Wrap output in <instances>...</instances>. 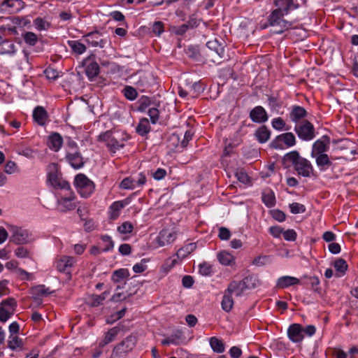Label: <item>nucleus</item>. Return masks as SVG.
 <instances>
[{
  "label": "nucleus",
  "instance_id": "1",
  "mask_svg": "<svg viewBox=\"0 0 358 358\" xmlns=\"http://www.w3.org/2000/svg\"><path fill=\"white\" fill-rule=\"evenodd\" d=\"M204 63L220 64L222 60L227 59L225 55L224 43H220L217 38L208 41L203 48Z\"/></svg>",
  "mask_w": 358,
  "mask_h": 358
},
{
  "label": "nucleus",
  "instance_id": "2",
  "mask_svg": "<svg viewBox=\"0 0 358 358\" xmlns=\"http://www.w3.org/2000/svg\"><path fill=\"white\" fill-rule=\"evenodd\" d=\"M282 163L287 166L292 164L297 173L303 177H310L313 171L310 162L301 157L297 151H292L286 154L282 159Z\"/></svg>",
  "mask_w": 358,
  "mask_h": 358
},
{
  "label": "nucleus",
  "instance_id": "3",
  "mask_svg": "<svg viewBox=\"0 0 358 358\" xmlns=\"http://www.w3.org/2000/svg\"><path fill=\"white\" fill-rule=\"evenodd\" d=\"M136 343L135 336H129L127 337L113 348L110 358H125L127 352L132 350Z\"/></svg>",
  "mask_w": 358,
  "mask_h": 358
},
{
  "label": "nucleus",
  "instance_id": "4",
  "mask_svg": "<svg viewBox=\"0 0 358 358\" xmlns=\"http://www.w3.org/2000/svg\"><path fill=\"white\" fill-rule=\"evenodd\" d=\"M284 15V13L279 12V10H274L269 16L268 23L274 28L273 32L281 34L290 27L291 24L282 19Z\"/></svg>",
  "mask_w": 358,
  "mask_h": 358
},
{
  "label": "nucleus",
  "instance_id": "5",
  "mask_svg": "<svg viewBox=\"0 0 358 358\" xmlns=\"http://www.w3.org/2000/svg\"><path fill=\"white\" fill-rule=\"evenodd\" d=\"M75 185L78 192L83 197H88L94 189V185L84 174L80 173L76 176Z\"/></svg>",
  "mask_w": 358,
  "mask_h": 358
},
{
  "label": "nucleus",
  "instance_id": "6",
  "mask_svg": "<svg viewBox=\"0 0 358 358\" xmlns=\"http://www.w3.org/2000/svg\"><path fill=\"white\" fill-rule=\"evenodd\" d=\"M17 306V302L14 298H8L0 303V321L5 322L11 315Z\"/></svg>",
  "mask_w": 358,
  "mask_h": 358
},
{
  "label": "nucleus",
  "instance_id": "7",
  "mask_svg": "<svg viewBox=\"0 0 358 358\" xmlns=\"http://www.w3.org/2000/svg\"><path fill=\"white\" fill-rule=\"evenodd\" d=\"M294 131L298 136L303 141H310L315 136V128L309 121H304L301 124L296 125Z\"/></svg>",
  "mask_w": 358,
  "mask_h": 358
},
{
  "label": "nucleus",
  "instance_id": "8",
  "mask_svg": "<svg viewBox=\"0 0 358 358\" xmlns=\"http://www.w3.org/2000/svg\"><path fill=\"white\" fill-rule=\"evenodd\" d=\"M9 231L11 233L10 241L16 244H24L29 241L27 230L15 226H10Z\"/></svg>",
  "mask_w": 358,
  "mask_h": 358
},
{
  "label": "nucleus",
  "instance_id": "9",
  "mask_svg": "<svg viewBox=\"0 0 358 358\" xmlns=\"http://www.w3.org/2000/svg\"><path fill=\"white\" fill-rule=\"evenodd\" d=\"M48 180L51 185L61 189H69L70 185L68 182L62 180L57 176V168L56 164H52L49 166Z\"/></svg>",
  "mask_w": 358,
  "mask_h": 358
},
{
  "label": "nucleus",
  "instance_id": "10",
  "mask_svg": "<svg viewBox=\"0 0 358 358\" xmlns=\"http://www.w3.org/2000/svg\"><path fill=\"white\" fill-rule=\"evenodd\" d=\"M281 142H283L287 147H291L295 145L296 138L292 133H285L278 136L271 143V146L276 149L281 148Z\"/></svg>",
  "mask_w": 358,
  "mask_h": 358
},
{
  "label": "nucleus",
  "instance_id": "11",
  "mask_svg": "<svg viewBox=\"0 0 358 358\" xmlns=\"http://www.w3.org/2000/svg\"><path fill=\"white\" fill-rule=\"evenodd\" d=\"M176 237L177 234L175 231L165 229L159 232L157 238V242L159 247H164L172 243L176 239Z\"/></svg>",
  "mask_w": 358,
  "mask_h": 358
},
{
  "label": "nucleus",
  "instance_id": "12",
  "mask_svg": "<svg viewBox=\"0 0 358 358\" xmlns=\"http://www.w3.org/2000/svg\"><path fill=\"white\" fill-rule=\"evenodd\" d=\"M127 328H126L123 324H119L117 326L110 329L106 334L103 337V338L99 342V348H102L105 345L109 344L112 341H113L115 338V337L117 336V334L121 331L124 330H127Z\"/></svg>",
  "mask_w": 358,
  "mask_h": 358
},
{
  "label": "nucleus",
  "instance_id": "13",
  "mask_svg": "<svg viewBox=\"0 0 358 358\" xmlns=\"http://www.w3.org/2000/svg\"><path fill=\"white\" fill-rule=\"evenodd\" d=\"M85 38V41L92 47H99L102 48L107 43V39L103 38L102 35L98 31L89 33Z\"/></svg>",
  "mask_w": 358,
  "mask_h": 358
},
{
  "label": "nucleus",
  "instance_id": "14",
  "mask_svg": "<svg viewBox=\"0 0 358 358\" xmlns=\"http://www.w3.org/2000/svg\"><path fill=\"white\" fill-rule=\"evenodd\" d=\"M287 334L289 338L294 342H300L303 338V328L298 324L290 325Z\"/></svg>",
  "mask_w": 358,
  "mask_h": 358
},
{
  "label": "nucleus",
  "instance_id": "15",
  "mask_svg": "<svg viewBox=\"0 0 358 358\" xmlns=\"http://www.w3.org/2000/svg\"><path fill=\"white\" fill-rule=\"evenodd\" d=\"M66 159L71 166L74 169H80L84 164L83 159L80 153L78 151H68L66 154Z\"/></svg>",
  "mask_w": 358,
  "mask_h": 358
},
{
  "label": "nucleus",
  "instance_id": "16",
  "mask_svg": "<svg viewBox=\"0 0 358 358\" xmlns=\"http://www.w3.org/2000/svg\"><path fill=\"white\" fill-rule=\"evenodd\" d=\"M250 117L252 121L258 123H262L268 120L266 112L262 106L255 107L250 113Z\"/></svg>",
  "mask_w": 358,
  "mask_h": 358
},
{
  "label": "nucleus",
  "instance_id": "17",
  "mask_svg": "<svg viewBox=\"0 0 358 358\" xmlns=\"http://www.w3.org/2000/svg\"><path fill=\"white\" fill-rule=\"evenodd\" d=\"M246 289V283L244 280L239 282H232L228 287L227 292L234 294L236 296H241L243 294Z\"/></svg>",
  "mask_w": 358,
  "mask_h": 358
},
{
  "label": "nucleus",
  "instance_id": "18",
  "mask_svg": "<svg viewBox=\"0 0 358 358\" xmlns=\"http://www.w3.org/2000/svg\"><path fill=\"white\" fill-rule=\"evenodd\" d=\"M75 263V259L72 257L64 256L57 262V268L60 272H68Z\"/></svg>",
  "mask_w": 358,
  "mask_h": 358
},
{
  "label": "nucleus",
  "instance_id": "19",
  "mask_svg": "<svg viewBox=\"0 0 358 358\" xmlns=\"http://www.w3.org/2000/svg\"><path fill=\"white\" fill-rule=\"evenodd\" d=\"M74 194H71V196L68 197H63L60 200H59L58 204L61 208V211L66 212L67 210H72L75 209L76 206L75 203L71 202L74 199Z\"/></svg>",
  "mask_w": 358,
  "mask_h": 358
},
{
  "label": "nucleus",
  "instance_id": "20",
  "mask_svg": "<svg viewBox=\"0 0 358 358\" xmlns=\"http://www.w3.org/2000/svg\"><path fill=\"white\" fill-rule=\"evenodd\" d=\"M307 115V112L303 107L294 106L289 114L290 119L294 122H299Z\"/></svg>",
  "mask_w": 358,
  "mask_h": 358
},
{
  "label": "nucleus",
  "instance_id": "21",
  "mask_svg": "<svg viewBox=\"0 0 358 358\" xmlns=\"http://www.w3.org/2000/svg\"><path fill=\"white\" fill-rule=\"evenodd\" d=\"M187 54L189 57L196 62H204L203 48L200 50L197 46L190 45L187 50Z\"/></svg>",
  "mask_w": 358,
  "mask_h": 358
},
{
  "label": "nucleus",
  "instance_id": "22",
  "mask_svg": "<svg viewBox=\"0 0 358 358\" xmlns=\"http://www.w3.org/2000/svg\"><path fill=\"white\" fill-rule=\"evenodd\" d=\"M299 283V280L296 278L292 276H282L278 280L276 286L279 288H285Z\"/></svg>",
  "mask_w": 358,
  "mask_h": 358
},
{
  "label": "nucleus",
  "instance_id": "23",
  "mask_svg": "<svg viewBox=\"0 0 358 358\" xmlns=\"http://www.w3.org/2000/svg\"><path fill=\"white\" fill-rule=\"evenodd\" d=\"M33 117L34 120L41 125H43L47 119L48 115L45 110L41 106H37L34 112Z\"/></svg>",
  "mask_w": 358,
  "mask_h": 358
},
{
  "label": "nucleus",
  "instance_id": "24",
  "mask_svg": "<svg viewBox=\"0 0 358 358\" xmlns=\"http://www.w3.org/2000/svg\"><path fill=\"white\" fill-rule=\"evenodd\" d=\"M262 201L268 207L271 208L275 205V196L269 189H265L262 193Z\"/></svg>",
  "mask_w": 358,
  "mask_h": 358
},
{
  "label": "nucleus",
  "instance_id": "25",
  "mask_svg": "<svg viewBox=\"0 0 358 358\" xmlns=\"http://www.w3.org/2000/svg\"><path fill=\"white\" fill-rule=\"evenodd\" d=\"M109 294V292L105 291L100 295H92L89 297L87 303L92 307H96L102 304Z\"/></svg>",
  "mask_w": 358,
  "mask_h": 358
},
{
  "label": "nucleus",
  "instance_id": "26",
  "mask_svg": "<svg viewBox=\"0 0 358 358\" xmlns=\"http://www.w3.org/2000/svg\"><path fill=\"white\" fill-rule=\"evenodd\" d=\"M270 135L271 133L266 126H261L255 133L256 138L261 143L266 142L268 140Z\"/></svg>",
  "mask_w": 358,
  "mask_h": 358
},
{
  "label": "nucleus",
  "instance_id": "27",
  "mask_svg": "<svg viewBox=\"0 0 358 358\" xmlns=\"http://www.w3.org/2000/svg\"><path fill=\"white\" fill-rule=\"evenodd\" d=\"M327 150V145L320 140L315 141L313 145L311 155L315 157L317 155L324 154Z\"/></svg>",
  "mask_w": 358,
  "mask_h": 358
},
{
  "label": "nucleus",
  "instance_id": "28",
  "mask_svg": "<svg viewBox=\"0 0 358 358\" xmlns=\"http://www.w3.org/2000/svg\"><path fill=\"white\" fill-rule=\"evenodd\" d=\"M85 72L87 77L92 80L94 77L97 76L99 73V66L95 62L89 63L85 69Z\"/></svg>",
  "mask_w": 358,
  "mask_h": 358
},
{
  "label": "nucleus",
  "instance_id": "29",
  "mask_svg": "<svg viewBox=\"0 0 358 358\" xmlns=\"http://www.w3.org/2000/svg\"><path fill=\"white\" fill-rule=\"evenodd\" d=\"M196 243H188L183 248H180L177 251L176 255L178 258L183 259V258L186 257L188 255L192 253L196 249Z\"/></svg>",
  "mask_w": 358,
  "mask_h": 358
},
{
  "label": "nucleus",
  "instance_id": "30",
  "mask_svg": "<svg viewBox=\"0 0 358 358\" xmlns=\"http://www.w3.org/2000/svg\"><path fill=\"white\" fill-rule=\"evenodd\" d=\"M124 207L123 201H115L110 207V218L115 220L120 215V211Z\"/></svg>",
  "mask_w": 358,
  "mask_h": 358
},
{
  "label": "nucleus",
  "instance_id": "31",
  "mask_svg": "<svg viewBox=\"0 0 358 358\" xmlns=\"http://www.w3.org/2000/svg\"><path fill=\"white\" fill-rule=\"evenodd\" d=\"M49 141L50 143L49 145L50 148L55 150V151H57L60 148L63 141L62 136L57 133L52 134L50 136Z\"/></svg>",
  "mask_w": 358,
  "mask_h": 358
},
{
  "label": "nucleus",
  "instance_id": "32",
  "mask_svg": "<svg viewBox=\"0 0 358 358\" xmlns=\"http://www.w3.org/2000/svg\"><path fill=\"white\" fill-rule=\"evenodd\" d=\"M52 292L50 291L49 288H46L44 285H41L36 287H34L32 289V294L34 295V299L38 300L40 296H48Z\"/></svg>",
  "mask_w": 358,
  "mask_h": 358
},
{
  "label": "nucleus",
  "instance_id": "33",
  "mask_svg": "<svg viewBox=\"0 0 358 358\" xmlns=\"http://www.w3.org/2000/svg\"><path fill=\"white\" fill-rule=\"evenodd\" d=\"M221 305L222 308L226 312H229L233 307L234 301L227 291L224 293Z\"/></svg>",
  "mask_w": 358,
  "mask_h": 358
},
{
  "label": "nucleus",
  "instance_id": "34",
  "mask_svg": "<svg viewBox=\"0 0 358 358\" xmlns=\"http://www.w3.org/2000/svg\"><path fill=\"white\" fill-rule=\"evenodd\" d=\"M210 345L214 352L222 353L224 351L223 342L216 337H212L210 339Z\"/></svg>",
  "mask_w": 358,
  "mask_h": 358
},
{
  "label": "nucleus",
  "instance_id": "35",
  "mask_svg": "<svg viewBox=\"0 0 358 358\" xmlns=\"http://www.w3.org/2000/svg\"><path fill=\"white\" fill-rule=\"evenodd\" d=\"M217 258L222 264L226 266L230 265L234 260L233 255L226 251L220 252L217 255Z\"/></svg>",
  "mask_w": 358,
  "mask_h": 358
},
{
  "label": "nucleus",
  "instance_id": "36",
  "mask_svg": "<svg viewBox=\"0 0 358 358\" xmlns=\"http://www.w3.org/2000/svg\"><path fill=\"white\" fill-rule=\"evenodd\" d=\"M150 128L148 120L143 118L136 127V131L140 135L143 136L149 132Z\"/></svg>",
  "mask_w": 358,
  "mask_h": 358
},
{
  "label": "nucleus",
  "instance_id": "37",
  "mask_svg": "<svg viewBox=\"0 0 358 358\" xmlns=\"http://www.w3.org/2000/svg\"><path fill=\"white\" fill-rule=\"evenodd\" d=\"M69 45L72 50L77 54H82L86 50L85 45L77 41H69Z\"/></svg>",
  "mask_w": 358,
  "mask_h": 358
},
{
  "label": "nucleus",
  "instance_id": "38",
  "mask_svg": "<svg viewBox=\"0 0 358 358\" xmlns=\"http://www.w3.org/2000/svg\"><path fill=\"white\" fill-rule=\"evenodd\" d=\"M334 266L336 271L340 272L342 274H344L348 269V264L345 260L342 258H339L336 260L334 264Z\"/></svg>",
  "mask_w": 358,
  "mask_h": 358
},
{
  "label": "nucleus",
  "instance_id": "39",
  "mask_svg": "<svg viewBox=\"0 0 358 358\" xmlns=\"http://www.w3.org/2000/svg\"><path fill=\"white\" fill-rule=\"evenodd\" d=\"M129 275V271L127 269L121 268L115 271L113 274L112 279L114 282H119L120 280L125 278Z\"/></svg>",
  "mask_w": 358,
  "mask_h": 358
},
{
  "label": "nucleus",
  "instance_id": "40",
  "mask_svg": "<svg viewBox=\"0 0 358 358\" xmlns=\"http://www.w3.org/2000/svg\"><path fill=\"white\" fill-rule=\"evenodd\" d=\"M316 158V163L318 166H331V162L329 159V157L327 154H322L315 157Z\"/></svg>",
  "mask_w": 358,
  "mask_h": 358
},
{
  "label": "nucleus",
  "instance_id": "41",
  "mask_svg": "<svg viewBox=\"0 0 358 358\" xmlns=\"http://www.w3.org/2000/svg\"><path fill=\"white\" fill-rule=\"evenodd\" d=\"M23 38L25 43L29 45H34L38 41L37 36L34 33L30 31L26 32L23 36Z\"/></svg>",
  "mask_w": 358,
  "mask_h": 358
},
{
  "label": "nucleus",
  "instance_id": "42",
  "mask_svg": "<svg viewBox=\"0 0 358 358\" xmlns=\"http://www.w3.org/2000/svg\"><path fill=\"white\" fill-rule=\"evenodd\" d=\"M124 95L129 100H134L137 97V92L136 90L130 86H127L123 90Z\"/></svg>",
  "mask_w": 358,
  "mask_h": 358
},
{
  "label": "nucleus",
  "instance_id": "43",
  "mask_svg": "<svg viewBox=\"0 0 358 358\" xmlns=\"http://www.w3.org/2000/svg\"><path fill=\"white\" fill-rule=\"evenodd\" d=\"M136 186V180L130 177L124 178L120 183V187L122 189H133Z\"/></svg>",
  "mask_w": 358,
  "mask_h": 358
},
{
  "label": "nucleus",
  "instance_id": "44",
  "mask_svg": "<svg viewBox=\"0 0 358 358\" xmlns=\"http://www.w3.org/2000/svg\"><path fill=\"white\" fill-rule=\"evenodd\" d=\"M203 88L199 83H194L189 87V94L192 97H196L199 93L203 92Z\"/></svg>",
  "mask_w": 358,
  "mask_h": 358
},
{
  "label": "nucleus",
  "instance_id": "45",
  "mask_svg": "<svg viewBox=\"0 0 358 358\" xmlns=\"http://www.w3.org/2000/svg\"><path fill=\"white\" fill-rule=\"evenodd\" d=\"M8 345L10 349L15 350L16 348L21 346L22 340L20 339L17 336L10 335L9 337Z\"/></svg>",
  "mask_w": 358,
  "mask_h": 358
},
{
  "label": "nucleus",
  "instance_id": "46",
  "mask_svg": "<svg viewBox=\"0 0 358 358\" xmlns=\"http://www.w3.org/2000/svg\"><path fill=\"white\" fill-rule=\"evenodd\" d=\"M124 144L121 142H119L117 139L111 138L107 143V147L110 149V151L115 152L116 150L122 148Z\"/></svg>",
  "mask_w": 358,
  "mask_h": 358
},
{
  "label": "nucleus",
  "instance_id": "47",
  "mask_svg": "<svg viewBox=\"0 0 358 358\" xmlns=\"http://www.w3.org/2000/svg\"><path fill=\"white\" fill-rule=\"evenodd\" d=\"M270 262L269 256H258L252 261V264L257 266H262Z\"/></svg>",
  "mask_w": 358,
  "mask_h": 358
},
{
  "label": "nucleus",
  "instance_id": "48",
  "mask_svg": "<svg viewBox=\"0 0 358 358\" xmlns=\"http://www.w3.org/2000/svg\"><path fill=\"white\" fill-rule=\"evenodd\" d=\"M176 259L172 258H168L162 266V271L167 273L176 264Z\"/></svg>",
  "mask_w": 358,
  "mask_h": 358
},
{
  "label": "nucleus",
  "instance_id": "49",
  "mask_svg": "<svg viewBox=\"0 0 358 358\" xmlns=\"http://www.w3.org/2000/svg\"><path fill=\"white\" fill-rule=\"evenodd\" d=\"M290 210L294 214L303 213L306 211V207L299 203H292L289 205Z\"/></svg>",
  "mask_w": 358,
  "mask_h": 358
},
{
  "label": "nucleus",
  "instance_id": "50",
  "mask_svg": "<svg viewBox=\"0 0 358 358\" xmlns=\"http://www.w3.org/2000/svg\"><path fill=\"white\" fill-rule=\"evenodd\" d=\"M260 285L257 275H252L248 278V289H254Z\"/></svg>",
  "mask_w": 358,
  "mask_h": 358
},
{
  "label": "nucleus",
  "instance_id": "51",
  "mask_svg": "<svg viewBox=\"0 0 358 358\" xmlns=\"http://www.w3.org/2000/svg\"><path fill=\"white\" fill-rule=\"evenodd\" d=\"M138 110L139 111H145V109L150 105V100L148 97L146 96H142L138 100Z\"/></svg>",
  "mask_w": 358,
  "mask_h": 358
},
{
  "label": "nucleus",
  "instance_id": "52",
  "mask_svg": "<svg viewBox=\"0 0 358 358\" xmlns=\"http://www.w3.org/2000/svg\"><path fill=\"white\" fill-rule=\"evenodd\" d=\"M34 24L36 28L38 30H45L49 27V24L40 17L35 19Z\"/></svg>",
  "mask_w": 358,
  "mask_h": 358
},
{
  "label": "nucleus",
  "instance_id": "53",
  "mask_svg": "<svg viewBox=\"0 0 358 358\" xmlns=\"http://www.w3.org/2000/svg\"><path fill=\"white\" fill-rule=\"evenodd\" d=\"M218 237L221 240L228 241L231 237V232L227 228L221 227L219 228Z\"/></svg>",
  "mask_w": 358,
  "mask_h": 358
},
{
  "label": "nucleus",
  "instance_id": "54",
  "mask_svg": "<svg viewBox=\"0 0 358 358\" xmlns=\"http://www.w3.org/2000/svg\"><path fill=\"white\" fill-rule=\"evenodd\" d=\"M102 241L105 243V247L103 248V251L107 252L112 250L114 247V244L111 238L108 236H101Z\"/></svg>",
  "mask_w": 358,
  "mask_h": 358
},
{
  "label": "nucleus",
  "instance_id": "55",
  "mask_svg": "<svg viewBox=\"0 0 358 358\" xmlns=\"http://www.w3.org/2000/svg\"><path fill=\"white\" fill-rule=\"evenodd\" d=\"M289 3L287 0H275V4L278 7L276 10H279V12L287 14L288 10H287V4Z\"/></svg>",
  "mask_w": 358,
  "mask_h": 358
},
{
  "label": "nucleus",
  "instance_id": "56",
  "mask_svg": "<svg viewBox=\"0 0 358 358\" xmlns=\"http://www.w3.org/2000/svg\"><path fill=\"white\" fill-rule=\"evenodd\" d=\"M117 230L121 234L130 233L133 230V225L130 222H125L117 228Z\"/></svg>",
  "mask_w": 358,
  "mask_h": 358
},
{
  "label": "nucleus",
  "instance_id": "57",
  "mask_svg": "<svg viewBox=\"0 0 358 358\" xmlns=\"http://www.w3.org/2000/svg\"><path fill=\"white\" fill-rule=\"evenodd\" d=\"M152 31L157 36H159L164 31L163 22L158 21L152 24Z\"/></svg>",
  "mask_w": 358,
  "mask_h": 358
},
{
  "label": "nucleus",
  "instance_id": "58",
  "mask_svg": "<svg viewBox=\"0 0 358 358\" xmlns=\"http://www.w3.org/2000/svg\"><path fill=\"white\" fill-rule=\"evenodd\" d=\"M285 125V121L281 117H277L273 120L272 126L277 130H282Z\"/></svg>",
  "mask_w": 358,
  "mask_h": 358
},
{
  "label": "nucleus",
  "instance_id": "59",
  "mask_svg": "<svg viewBox=\"0 0 358 358\" xmlns=\"http://www.w3.org/2000/svg\"><path fill=\"white\" fill-rule=\"evenodd\" d=\"M199 273L203 275H208L211 273V266L207 263L199 265Z\"/></svg>",
  "mask_w": 358,
  "mask_h": 358
},
{
  "label": "nucleus",
  "instance_id": "60",
  "mask_svg": "<svg viewBox=\"0 0 358 358\" xmlns=\"http://www.w3.org/2000/svg\"><path fill=\"white\" fill-rule=\"evenodd\" d=\"M148 115L150 117L152 123L155 124L157 122L159 118V110L156 108H150L148 110Z\"/></svg>",
  "mask_w": 358,
  "mask_h": 358
},
{
  "label": "nucleus",
  "instance_id": "61",
  "mask_svg": "<svg viewBox=\"0 0 358 358\" xmlns=\"http://www.w3.org/2000/svg\"><path fill=\"white\" fill-rule=\"evenodd\" d=\"M8 280L0 281V296L9 294L10 290L8 288Z\"/></svg>",
  "mask_w": 358,
  "mask_h": 358
},
{
  "label": "nucleus",
  "instance_id": "62",
  "mask_svg": "<svg viewBox=\"0 0 358 358\" xmlns=\"http://www.w3.org/2000/svg\"><path fill=\"white\" fill-rule=\"evenodd\" d=\"M148 261L145 259H142L141 263L136 264L133 266V271L135 273L143 272L146 268V266L144 264H145Z\"/></svg>",
  "mask_w": 358,
  "mask_h": 358
},
{
  "label": "nucleus",
  "instance_id": "63",
  "mask_svg": "<svg viewBox=\"0 0 358 358\" xmlns=\"http://www.w3.org/2000/svg\"><path fill=\"white\" fill-rule=\"evenodd\" d=\"M272 217L277 221L282 222L285 219V213L279 210H275L271 212Z\"/></svg>",
  "mask_w": 358,
  "mask_h": 358
},
{
  "label": "nucleus",
  "instance_id": "64",
  "mask_svg": "<svg viewBox=\"0 0 358 358\" xmlns=\"http://www.w3.org/2000/svg\"><path fill=\"white\" fill-rule=\"evenodd\" d=\"M284 238L287 241H294L296 234L293 229H288L283 232Z\"/></svg>",
  "mask_w": 358,
  "mask_h": 358
}]
</instances>
